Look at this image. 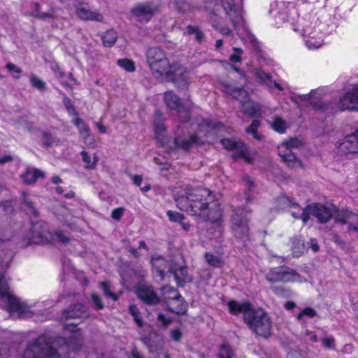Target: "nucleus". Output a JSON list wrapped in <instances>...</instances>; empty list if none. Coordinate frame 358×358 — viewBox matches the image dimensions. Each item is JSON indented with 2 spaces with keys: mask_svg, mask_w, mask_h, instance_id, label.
<instances>
[{
  "mask_svg": "<svg viewBox=\"0 0 358 358\" xmlns=\"http://www.w3.org/2000/svg\"><path fill=\"white\" fill-rule=\"evenodd\" d=\"M178 208L192 216H198L204 220L215 222L221 219L220 204L214 201L212 192L206 188H192L186 186L174 192Z\"/></svg>",
  "mask_w": 358,
  "mask_h": 358,
  "instance_id": "obj_1",
  "label": "nucleus"
},
{
  "mask_svg": "<svg viewBox=\"0 0 358 358\" xmlns=\"http://www.w3.org/2000/svg\"><path fill=\"white\" fill-rule=\"evenodd\" d=\"M69 353V347L64 338L52 341L41 335L29 343L23 358H68Z\"/></svg>",
  "mask_w": 358,
  "mask_h": 358,
  "instance_id": "obj_2",
  "label": "nucleus"
},
{
  "mask_svg": "<svg viewBox=\"0 0 358 358\" xmlns=\"http://www.w3.org/2000/svg\"><path fill=\"white\" fill-rule=\"evenodd\" d=\"M248 328L258 336L268 338L271 334V318L264 309H254L246 315L244 320Z\"/></svg>",
  "mask_w": 358,
  "mask_h": 358,
  "instance_id": "obj_3",
  "label": "nucleus"
},
{
  "mask_svg": "<svg viewBox=\"0 0 358 358\" xmlns=\"http://www.w3.org/2000/svg\"><path fill=\"white\" fill-rule=\"evenodd\" d=\"M146 56L149 66L156 78L164 76L168 78L171 76L172 66L162 49L159 47L150 48L148 50Z\"/></svg>",
  "mask_w": 358,
  "mask_h": 358,
  "instance_id": "obj_4",
  "label": "nucleus"
},
{
  "mask_svg": "<svg viewBox=\"0 0 358 358\" xmlns=\"http://www.w3.org/2000/svg\"><path fill=\"white\" fill-rule=\"evenodd\" d=\"M251 210L237 207L231 215V229L234 236L244 243L250 238V225Z\"/></svg>",
  "mask_w": 358,
  "mask_h": 358,
  "instance_id": "obj_5",
  "label": "nucleus"
},
{
  "mask_svg": "<svg viewBox=\"0 0 358 358\" xmlns=\"http://www.w3.org/2000/svg\"><path fill=\"white\" fill-rule=\"evenodd\" d=\"M53 239L48 223L40 220L31 224L29 233L22 239L21 243L24 247L30 244H48Z\"/></svg>",
  "mask_w": 358,
  "mask_h": 358,
  "instance_id": "obj_6",
  "label": "nucleus"
},
{
  "mask_svg": "<svg viewBox=\"0 0 358 358\" xmlns=\"http://www.w3.org/2000/svg\"><path fill=\"white\" fill-rule=\"evenodd\" d=\"M203 1L205 9L208 11L212 20L213 17L217 15L216 9L214 7L217 6L221 3L222 6L225 10L226 14L229 17L234 26L236 27L238 23L240 17L236 14L233 0H203Z\"/></svg>",
  "mask_w": 358,
  "mask_h": 358,
  "instance_id": "obj_7",
  "label": "nucleus"
},
{
  "mask_svg": "<svg viewBox=\"0 0 358 358\" xmlns=\"http://www.w3.org/2000/svg\"><path fill=\"white\" fill-rule=\"evenodd\" d=\"M300 278V275L296 271L287 266L272 268L266 275V279L270 283L299 281Z\"/></svg>",
  "mask_w": 358,
  "mask_h": 358,
  "instance_id": "obj_8",
  "label": "nucleus"
},
{
  "mask_svg": "<svg viewBox=\"0 0 358 358\" xmlns=\"http://www.w3.org/2000/svg\"><path fill=\"white\" fill-rule=\"evenodd\" d=\"M169 271L173 274L174 278L179 286L192 281V277L188 274L187 267L182 256L173 258L169 265Z\"/></svg>",
  "mask_w": 358,
  "mask_h": 358,
  "instance_id": "obj_9",
  "label": "nucleus"
},
{
  "mask_svg": "<svg viewBox=\"0 0 358 358\" xmlns=\"http://www.w3.org/2000/svg\"><path fill=\"white\" fill-rule=\"evenodd\" d=\"M158 6L153 2L147 1L135 5L131 14L139 22H148L157 13Z\"/></svg>",
  "mask_w": 358,
  "mask_h": 358,
  "instance_id": "obj_10",
  "label": "nucleus"
},
{
  "mask_svg": "<svg viewBox=\"0 0 358 358\" xmlns=\"http://www.w3.org/2000/svg\"><path fill=\"white\" fill-rule=\"evenodd\" d=\"M341 110H358V85L352 87L341 97L338 103Z\"/></svg>",
  "mask_w": 358,
  "mask_h": 358,
  "instance_id": "obj_11",
  "label": "nucleus"
},
{
  "mask_svg": "<svg viewBox=\"0 0 358 358\" xmlns=\"http://www.w3.org/2000/svg\"><path fill=\"white\" fill-rule=\"evenodd\" d=\"M315 28V26L308 25L303 29V35L308 37L306 39V44L309 49H317L322 45L323 41L320 36L321 34L318 30H313Z\"/></svg>",
  "mask_w": 358,
  "mask_h": 358,
  "instance_id": "obj_12",
  "label": "nucleus"
},
{
  "mask_svg": "<svg viewBox=\"0 0 358 358\" xmlns=\"http://www.w3.org/2000/svg\"><path fill=\"white\" fill-rule=\"evenodd\" d=\"M87 317V308L82 303H76L64 310L60 320L61 321H65L68 319L86 318Z\"/></svg>",
  "mask_w": 358,
  "mask_h": 358,
  "instance_id": "obj_13",
  "label": "nucleus"
},
{
  "mask_svg": "<svg viewBox=\"0 0 358 358\" xmlns=\"http://www.w3.org/2000/svg\"><path fill=\"white\" fill-rule=\"evenodd\" d=\"M202 143L203 141L200 140L199 136L196 134L190 135L188 137H176L173 141L174 148L171 147L170 150L181 149L184 151H187L194 145Z\"/></svg>",
  "mask_w": 358,
  "mask_h": 358,
  "instance_id": "obj_14",
  "label": "nucleus"
},
{
  "mask_svg": "<svg viewBox=\"0 0 358 358\" xmlns=\"http://www.w3.org/2000/svg\"><path fill=\"white\" fill-rule=\"evenodd\" d=\"M335 219L338 222L348 224V231L352 230L358 232V214L348 210H342L336 215Z\"/></svg>",
  "mask_w": 358,
  "mask_h": 358,
  "instance_id": "obj_15",
  "label": "nucleus"
},
{
  "mask_svg": "<svg viewBox=\"0 0 358 358\" xmlns=\"http://www.w3.org/2000/svg\"><path fill=\"white\" fill-rule=\"evenodd\" d=\"M335 219L338 222L348 224V231L352 230L358 232V214L348 210H342L336 215Z\"/></svg>",
  "mask_w": 358,
  "mask_h": 358,
  "instance_id": "obj_16",
  "label": "nucleus"
},
{
  "mask_svg": "<svg viewBox=\"0 0 358 358\" xmlns=\"http://www.w3.org/2000/svg\"><path fill=\"white\" fill-rule=\"evenodd\" d=\"M335 219L338 222L348 224V231L352 230L358 232V214L348 210H342L336 215Z\"/></svg>",
  "mask_w": 358,
  "mask_h": 358,
  "instance_id": "obj_17",
  "label": "nucleus"
},
{
  "mask_svg": "<svg viewBox=\"0 0 358 358\" xmlns=\"http://www.w3.org/2000/svg\"><path fill=\"white\" fill-rule=\"evenodd\" d=\"M313 216L317 218L321 223L327 222L336 211V207L334 205L324 206L319 203H313Z\"/></svg>",
  "mask_w": 358,
  "mask_h": 358,
  "instance_id": "obj_18",
  "label": "nucleus"
},
{
  "mask_svg": "<svg viewBox=\"0 0 358 358\" xmlns=\"http://www.w3.org/2000/svg\"><path fill=\"white\" fill-rule=\"evenodd\" d=\"M172 68L171 76L166 79L173 82L179 88L184 89L187 87L188 85V73L182 66L173 65Z\"/></svg>",
  "mask_w": 358,
  "mask_h": 358,
  "instance_id": "obj_19",
  "label": "nucleus"
},
{
  "mask_svg": "<svg viewBox=\"0 0 358 358\" xmlns=\"http://www.w3.org/2000/svg\"><path fill=\"white\" fill-rule=\"evenodd\" d=\"M339 149L345 154L358 152V128L355 131L345 137L340 143Z\"/></svg>",
  "mask_w": 358,
  "mask_h": 358,
  "instance_id": "obj_20",
  "label": "nucleus"
},
{
  "mask_svg": "<svg viewBox=\"0 0 358 358\" xmlns=\"http://www.w3.org/2000/svg\"><path fill=\"white\" fill-rule=\"evenodd\" d=\"M222 144L227 150H235L236 152L234 154V157H243L245 160L250 161L248 157V148L241 142H237L229 138H224L222 140Z\"/></svg>",
  "mask_w": 358,
  "mask_h": 358,
  "instance_id": "obj_21",
  "label": "nucleus"
},
{
  "mask_svg": "<svg viewBox=\"0 0 358 358\" xmlns=\"http://www.w3.org/2000/svg\"><path fill=\"white\" fill-rule=\"evenodd\" d=\"M138 298L145 303L151 306L159 303L160 299L150 287L141 286L137 291Z\"/></svg>",
  "mask_w": 358,
  "mask_h": 358,
  "instance_id": "obj_22",
  "label": "nucleus"
},
{
  "mask_svg": "<svg viewBox=\"0 0 358 358\" xmlns=\"http://www.w3.org/2000/svg\"><path fill=\"white\" fill-rule=\"evenodd\" d=\"M278 154L282 161L291 168H301L302 167V162L295 156L289 149H285L284 145L278 147Z\"/></svg>",
  "mask_w": 358,
  "mask_h": 358,
  "instance_id": "obj_23",
  "label": "nucleus"
},
{
  "mask_svg": "<svg viewBox=\"0 0 358 358\" xmlns=\"http://www.w3.org/2000/svg\"><path fill=\"white\" fill-rule=\"evenodd\" d=\"M227 306L229 313L232 315H236L242 313L243 315V320L248 313H250L252 310V305L248 301L238 302L234 300H231L228 302Z\"/></svg>",
  "mask_w": 358,
  "mask_h": 358,
  "instance_id": "obj_24",
  "label": "nucleus"
},
{
  "mask_svg": "<svg viewBox=\"0 0 358 358\" xmlns=\"http://www.w3.org/2000/svg\"><path fill=\"white\" fill-rule=\"evenodd\" d=\"M222 85L224 87V92L238 100L243 106L248 102V94L243 87H234L229 83H223Z\"/></svg>",
  "mask_w": 358,
  "mask_h": 358,
  "instance_id": "obj_25",
  "label": "nucleus"
},
{
  "mask_svg": "<svg viewBox=\"0 0 358 358\" xmlns=\"http://www.w3.org/2000/svg\"><path fill=\"white\" fill-rule=\"evenodd\" d=\"M168 299L169 301H166L165 303L169 311L177 315H182L186 312V303L180 294L176 298Z\"/></svg>",
  "mask_w": 358,
  "mask_h": 358,
  "instance_id": "obj_26",
  "label": "nucleus"
},
{
  "mask_svg": "<svg viewBox=\"0 0 358 358\" xmlns=\"http://www.w3.org/2000/svg\"><path fill=\"white\" fill-rule=\"evenodd\" d=\"M255 76L256 79L262 84L266 85L269 87H275L280 91H282V87L275 80H272L271 75L265 72L262 69H256Z\"/></svg>",
  "mask_w": 358,
  "mask_h": 358,
  "instance_id": "obj_27",
  "label": "nucleus"
},
{
  "mask_svg": "<svg viewBox=\"0 0 358 358\" xmlns=\"http://www.w3.org/2000/svg\"><path fill=\"white\" fill-rule=\"evenodd\" d=\"M77 16L83 20H94L102 22L103 17L102 14L90 10L85 7H78L76 10Z\"/></svg>",
  "mask_w": 358,
  "mask_h": 358,
  "instance_id": "obj_28",
  "label": "nucleus"
},
{
  "mask_svg": "<svg viewBox=\"0 0 358 358\" xmlns=\"http://www.w3.org/2000/svg\"><path fill=\"white\" fill-rule=\"evenodd\" d=\"M43 177L44 173L36 169H27L21 176V178L26 185L34 184L39 178Z\"/></svg>",
  "mask_w": 358,
  "mask_h": 358,
  "instance_id": "obj_29",
  "label": "nucleus"
},
{
  "mask_svg": "<svg viewBox=\"0 0 358 358\" xmlns=\"http://www.w3.org/2000/svg\"><path fill=\"white\" fill-rule=\"evenodd\" d=\"M22 208L23 210L29 215L34 217L39 216V211L35 206V203L28 197L27 192H23L22 193Z\"/></svg>",
  "mask_w": 358,
  "mask_h": 358,
  "instance_id": "obj_30",
  "label": "nucleus"
},
{
  "mask_svg": "<svg viewBox=\"0 0 358 358\" xmlns=\"http://www.w3.org/2000/svg\"><path fill=\"white\" fill-rule=\"evenodd\" d=\"M164 101L169 108L177 111H182L181 106L182 104L180 103V99L173 92L169 91L165 92Z\"/></svg>",
  "mask_w": 358,
  "mask_h": 358,
  "instance_id": "obj_31",
  "label": "nucleus"
},
{
  "mask_svg": "<svg viewBox=\"0 0 358 358\" xmlns=\"http://www.w3.org/2000/svg\"><path fill=\"white\" fill-rule=\"evenodd\" d=\"M278 210H285L287 208H299V204L289 197L282 195L275 201Z\"/></svg>",
  "mask_w": 358,
  "mask_h": 358,
  "instance_id": "obj_32",
  "label": "nucleus"
},
{
  "mask_svg": "<svg viewBox=\"0 0 358 358\" xmlns=\"http://www.w3.org/2000/svg\"><path fill=\"white\" fill-rule=\"evenodd\" d=\"M153 124L155 127V134L157 137L159 138V136L166 131V126L164 123L162 113L158 110H155V112Z\"/></svg>",
  "mask_w": 358,
  "mask_h": 358,
  "instance_id": "obj_33",
  "label": "nucleus"
},
{
  "mask_svg": "<svg viewBox=\"0 0 358 358\" xmlns=\"http://www.w3.org/2000/svg\"><path fill=\"white\" fill-rule=\"evenodd\" d=\"M152 265L156 273L163 279L164 277V269L166 267L165 259L161 256L154 257L152 259Z\"/></svg>",
  "mask_w": 358,
  "mask_h": 358,
  "instance_id": "obj_34",
  "label": "nucleus"
},
{
  "mask_svg": "<svg viewBox=\"0 0 358 358\" xmlns=\"http://www.w3.org/2000/svg\"><path fill=\"white\" fill-rule=\"evenodd\" d=\"M243 110L245 113L251 117H259L262 113L260 106L254 103H246V104L243 106Z\"/></svg>",
  "mask_w": 358,
  "mask_h": 358,
  "instance_id": "obj_35",
  "label": "nucleus"
},
{
  "mask_svg": "<svg viewBox=\"0 0 358 358\" xmlns=\"http://www.w3.org/2000/svg\"><path fill=\"white\" fill-rule=\"evenodd\" d=\"M80 155H82L83 162L85 164V168L86 169L92 170L96 168L99 159L96 155H94L93 159H91L85 151H82Z\"/></svg>",
  "mask_w": 358,
  "mask_h": 358,
  "instance_id": "obj_36",
  "label": "nucleus"
},
{
  "mask_svg": "<svg viewBox=\"0 0 358 358\" xmlns=\"http://www.w3.org/2000/svg\"><path fill=\"white\" fill-rule=\"evenodd\" d=\"M103 45L106 47H112L117 41V33L113 30L107 31L102 36Z\"/></svg>",
  "mask_w": 358,
  "mask_h": 358,
  "instance_id": "obj_37",
  "label": "nucleus"
},
{
  "mask_svg": "<svg viewBox=\"0 0 358 358\" xmlns=\"http://www.w3.org/2000/svg\"><path fill=\"white\" fill-rule=\"evenodd\" d=\"M73 124L78 127L80 134L83 135L84 138H87L90 136V128L83 119L77 117L73 120Z\"/></svg>",
  "mask_w": 358,
  "mask_h": 358,
  "instance_id": "obj_38",
  "label": "nucleus"
},
{
  "mask_svg": "<svg viewBox=\"0 0 358 358\" xmlns=\"http://www.w3.org/2000/svg\"><path fill=\"white\" fill-rule=\"evenodd\" d=\"M187 31L189 34H194L195 36V40L197 43H201L204 41L205 35L199 27L188 25L187 27Z\"/></svg>",
  "mask_w": 358,
  "mask_h": 358,
  "instance_id": "obj_39",
  "label": "nucleus"
},
{
  "mask_svg": "<svg viewBox=\"0 0 358 358\" xmlns=\"http://www.w3.org/2000/svg\"><path fill=\"white\" fill-rule=\"evenodd\" d=\"M162 301L164 303L169 301L168 298H176L180 294L176 289L169 285L162 287Z\"/></svg>",
  "mask_w": 358,
  "mask_h": 358,
  "instance_id": "obj_40",
  "label": "nucleus"
},
{
  "mask_svg": "<svg viewBox=\"0 0 358 358\" xmlns=\"http://www.w3.org/2000/svg\"><path fill=\"white\" fill-rule=\"evenodd\" d=\"M242 181L243 183V185L247 187V192H246V197L245 200L247 202H250L252 201L251 197L248 194V192H252L255 187V182L251 179V178L248 175H244L242 177Z\"/></svg>",
  "mask_w": 358,
  "mask_h": 358,
  "instance_id": "obj_41",
  "label": "nucleus"
},
{
  "mask_svg": "<svg viewBox=\"0 0 358 358\" xmlns=\"http://www.w3.org/2000/svg\"><path fill=\"white\" fill-rule=\"evenodd\" d=\"M260 126V122L257 120H254L251 124L246 129L248 134H251L253 138L259 141L262 139V136L257 133V129Z\"/></svg>",
  "mask_w": 358,
  "mask_h": 358,
  "instance_id": "obj_42",
  "label": "nucleus"
},
{
  "mask_svg": "<svg viewBox=\"0 0 358 358\" xmlns=\"http://www.w3.org/2000/svg\"><path fill=\"white\" fill-rule=\"evenodd\" d=\"M272 127L275 131H278V133L283 134L286 131L287 124L286 122L284 121L280 117H275L273 122Z\"/></svg>",
  "mask_w": 358,
  "mask_h": 358,
  "instance_id": "obj_43",
  "label": "nucleus"
},
{
  "mask_svg": "<svg viewBox=\"0 0 358 358\" xmlns=\"http://www.w3.org/2000/svg\"><path fill=\"white\" fill-rule=\"evenodd\" d=\"M305 247L303 241L299 238H294L293 239V246L292 250L294 256L299 257L300 256L304 251Z\"/></svg>",
  "mask_w": 358,
  "mask_h": 358,
  "instance_id": "obj_44",
  "label": "nucleus"
},
{
  "mask_svg": "<svg viewBox=\"0 0 358 358\" xmlns=\"http://www.w3.org/2000/svg\"><path fill=\"white\" fill-rule=\"evenodd\" d=\"M117 64L128 72H134L136 69L134 62L129 59H120Z\"/></svg>",
  "mask_w": 358,
  "mask_h": 358,
  "instance_id": "obj_45",
  "label": "nucleus"
},
{
  "mask_svg": "<svg viewBox=\"0 0 358 358\" xmlns=\"http://www.w3.org/2000/svg\"><path fill=\"white\" fill-rule=\"evenodd\" d=\"M280 145H284L285 149H289L292 150L293 148H301L303 145V143L301 140L295 138L282 143Z\"/></svg>",
  "mask_w": 358,
  "mask_h": 358,
  "instance_id": "obj_46",
  "label": "nucleus"
},
{
  "mask_svg": "<svg viewBox=\"0 0 358 358\" xmlns=\"http://www.w3.org/2000/svg\"><path fill=\"white\" fill-rule=\"evenodd\" d=\"M218 356L219 358H232L234 356V352L229 345L223 344L220 347Z\"/></svg>",
  "mask_w": 358,
  "mask_h": 358,
  "instance_id": "obj_47",
  "label": "nucleus"
},
{
  "mask_svg": "<svg viewBox=\"0 0 358 358\" xmlns=\"http://www.w3.org/2000/svg\"><path fill=\"white\" fill-rule=\"evenodd\" d=\"M43 145L45 148L52 147V145L57 141L54 138L52 134L48 131H43L42 134Z\"/></svg>",
  "mask_w": 358,
  "mask_h": 358,
  "instance_id": "obj_48",
  "label": "nucleus"
},
{
  "mask_svg": "<svg viewBox=\"0 0 358 358\" xmlns=\"http://www.w3.org/2000/svg\"><path fill=\"white\" fill-rule=\"evenodd\" d=\"M30 82L31 85L35 87L36 89L43 91L45 90V83L42 80H41L39 78L32 76L30 78Z\"/></svg>",
  "mask_w": 358,
  "mask_h": 358,
  "instance_id": "obj_49",
  "label": "nucleus"
},
{
  "mask_svg": "<svg viewBox=\"0 0 358 358\" xmlns=\"http://www.w3.org/2000/svg\"><path fill=\"white\" fill-rule=\"evenodd\" d=\"M313 203L308 205L302 211V213L300 216L303 223L306 224L309 220L310 215H313Z\"/></svg>",
  "mask_w": 358,
  "mask_h": 358,
  "instance_id": "obj_50",
  "label": "nucleus"
},
{
  "mask_svg": "<svg viewBox=\"0 0 358 358\" xmlns=\"http://www.w3.org/2000/svg\"><path fill=\"white\" fill-rule=\"evenodd\" d=\"M63 103L69 115H75L76 117L78 116V114L76 112L71 100L69 97L64 96L63 99Z\"/></svg>",
  "mask_w": 358,
  "mask_h": 358,
  "instance_id": "obj_51",
  "label": "nucleus"
},
{
  "mask_svg": "<svg viewBox=\"0 0 358 358\" xmlns=\"http://www.w3.org/2000/svg\"><path fill=\"white\" fill-rule=\"evenodd\" d=\"M6 68L11 74H13V76L15 78L18 79L20 78V74L22 73V69L20 67L13 63H8Z\"/></svg>",
  "mask_w": 358,
  "mask_h": 358,
  "instance_id": "obj_52",
  "label": "nucleus"
},
{
  "mask_svg": "<svg viewBox=\"0 0 358 358\" xmlns=\"http://www.w3.org/2000/svg\"><path fill=\"white\" fill-rule=\"evenodd\" d=\"M317 315V312L313 309L312 308L307 307L305 308L301 313H299L296 318L298 320H301L303 316H308L310 318L315 317Z\"/></svg>",
  "mask_w": 358,
  "mask_h": 358,
  "instance_id": "obj_53",
  "label": "nucleus"
},
{
  "mask_svg": "<svg viewBox=\"0 0 358 358\" xmlns=\"http://www.w3.org/2000/svg\"><path fill=\"white\" fill-rule=\"evenodd\" d=\"M182 111H177L178 114V118L180 122H188L190 118V113L189 110L186 108L183 105L181 106Z\"/></svg>",
  "mask_w": 358,
  "mask_h": 358,
  "instance_id": "obj_54",
  "label": "nucleus"
},
{
  "mask_svg": "<svg viewBox=\"0 0 358 358\" xmlns=\"http://www.w3.org/2000/svg\"><path fill=\"white\" fill-rule=\"evenodd\" d=\"M101 287L106 296L111 298L113 301H116L117 299V296L110 290L109 285L106 282H102L101 283Z\"/></svg>",
  "mask_w": 358,
  "mask_h": 358,
  "instance_id": "obj_55",
  "label": "nucleus"
},
{
  "mask_svg": "<svg viewBox=\"0 0 358 358\" xmlns=\"http://www.w3.org/2000/svg\"><path fill=\"white\" fill-rule=\"evenodd\" d=\"M206 259L207 262L213 266L218 267L220 266V264H221L220 259L217 257H216L212 254L206 253Z\"/></svg>",
  "mask_w": 358,
  "mask_h": 358,
  "instance_id": "obj_56",
  "label": "nucleus"
},
{
  "mask_svg": "<svg viewBox=\"0 0 358 358\" xmlns=\"http://www.w3.org/2000/svg\"><path fill=\"white\" fill-rule=\"evenodd\" d=\"M167 215L169 220L172 222H180L185 218L182 214L172 210H169L167 212Z\"/></svg>",
  "mask_w": 358,
  "mask_h": 358,
  "instance_id": "obj_57",
  "label": "nucleus"
},
{
  "mask_svg": "<svg viewBox=\"0 0 358 358\" xmlns=\"http://www.w3.org/2000/svg\"><path fill=\"white\" fill-rule=\"evenodd\" d=\"M233 50L234 53L230 56L229 60L234 63L240 62L241 61V55L243 52V50L241 48L235 47L233 48Z\"/></svg>",
  "mask_w": 358,
  "mask_h": 358,
  "instance_id": "obj_58",
  "label": "nucleus"
},
{
  "mask_svg": "<svg viewBox=\"0 0 358 358\" xmlns=\"http://www.w3.org/2000/svg\"><path fill=\"white\" fill-rule=\"evenodd\" d=\"M54 239L56 238L59 241H60L62 243H67L69 241V238L67 235H66L62 231L57 230L55 232V234L53 235Z\"/></svg>",
  "mask_w": 358,
  "mask_h": 358,
  "instance_id": "obj_59",
  "label": "nucleus"
},
{
  "mask_svg": "<svg viewBox=\"0 0 358 358\" xmlns=\"http://www.w3.org/2000/svg\"><path fill=\"white\" fill-rule=\"evenodd\" d=\"M124 212V208L122 207H120L114 209L111 213V217L113 220L119 221Z\"/></svg>",
  "mask_w": 358,
  "mask_h": 358,
  "instance_id": "obj_60",
  "label": "nucleus"
},
{
  "mask_svg": "<svg viewBox=\"0 0 358 358\" xmlns=\"http://www.w3.org/2000/svg\"><path fill=\"white\" fill-rule=\"evenodd\" d=\"M92 300L96 307V309L101 310L103 308L104 305L102 303L101 298L98 295L96 294H92Z\"/></svg>",
  "mask_w": 358,
  "mask_h": 358,
  "instance_id": "obj_61",
  "label": "nucleus"
},
{
  "mask_svg": "<svg viewBox=\"0 0 358 358\" xmlns=\"http://www.w3.org/2000/svg\"><path fill=\"white\" fill-rule=\"evenodd\" d=\"M323 345L327 348H334L335 340L333 337H324L321 339Z\"/></svg>",
  "mask_w": 358,
  "mask_h": 358,
  "instance_id": "obj_62",
  "label": "nucleus"
},
{
  "mask_svg": "<svg viewBox=\"0 0 358 358\" xmlns=\"http://www.w3.org/2000/svg\"><path fill=\"white\" fill-rule=\"evenodd\" d=\"M248 40H249L250 43H251L252 48L255 50L259 51V43L257 41V39L255 37V36H253L252 34H249Z\"/></svg>",
  "mask_w": 358,
  "mask_h": 358,
  "instance_id": "obj_63",
  "label": "nucleus"
},
{
  "mask_svg": "<svg viewBox=\"0 0 358 358\" xmlns=\"http://www.w3.org/2000/svg\"><path fill=\"white\" fill-rule=\"evenodd\" d=\"M213 26L224 36H230L231 34V30L229 29L228 27H220L217 25H215L214 24H213Z\"/></svg>",
  "mask_w": 358,
  "mask_h": 358,
  "instance_id": "obj_64",
  "label": "nucleus"
}]
</instances>
